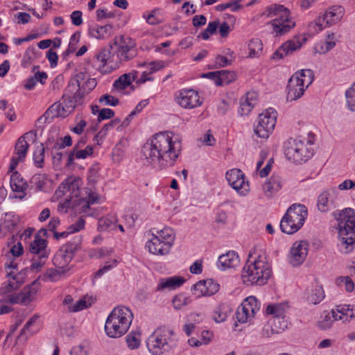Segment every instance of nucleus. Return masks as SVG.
I'll use <instances>...</instances> for the list:
<instances>
[{"instance_id": "1", "label": "nucleus", "mask_w": 355, "mask_h": 355, "mask_svg": "<svg viewBox=\"0 0 355 355\" xmlns=\"http://www.w3.org/2000/svg\"><path fill=\"white\" fill-rule=\"evenodd\" d=\"M180 150V143L173 141L169 133L159 132L146 142L142 153L148 164L162 170L175 164Z\"/></svg>"}, {"instance_id": "2", "label": "nucleus", "mask_w": 355, "mask_h": 355, "mask_svg": "<svg viewBox=\"0 0 355 355\" xmlns=\"http://www.w3.org/2000/svg\"><path fill=\"white\" fill-rule=\"evenodd\" d=\"M332 216L338 222L341 244L345 246V252L348 253L355 244V210L352 208L336 210Z\"/></svg>"}, {"instance_id": "3", "label": "nucleus", "mask_w": 355, "mask_h": 355, "mask_svg": "<svg viewBox=\"0 0 355 355\" xmlns=\"http://www.w3.org/2000/svg\"><path fill=\"white\" fill-rule=\"evenodd\" d=\"M133 319L131 310L123 306L115 307L108 315L105 324L107 336L120 338L129 329Z\"/></svg>"}, {"instance_id": "4", "label": "nucleus", "mask_w": 355, "mask_h": 355, "mask_svg": "<svg viewBox=\"0 0 355 355\" xmlns=\"http://www.w3.org/2000/svg\"><path fill=\"white\" fill-rule=\"evenodd\" d=\"M87 78V73L78 72L76 73L69 81L62 95V103L57 105L58 108H62L63 112L58 114H65L71 112L77 106L82 105L84 103L85 94L78 88L80 81Z\"/></svg>"}, {"instance_id": "5", "label": "nucleus", "mask_w": 355, "mask_h": 355, "mask_svg": "<svg viewBox=\"0 0 355 355\" xmlns=\"http://www.w3.org/2000/svg\"><path fill=\"white\" fill-rule=\"evenodd\" d=\"M271 273L269 264L259 256L252 262L248 260L243 268L241 277L247 286H263L267 283Z\"/></svg>"}, {"instance_id": "6", "label": "nucleus", "mask_w": 355, "mask_h": 355, "mask_svg": "<svg viewBox=\"0 0 355 355\" xmlns=\"http://www.w3.org/2000/svg\"><path fill=\"white\" fill-rule=\"evenodd\" d=\"M266 12L267 17H278L267 23V25L272 26V33L276 37L285 35L295 26V21L291 17L290 10L283 5L272 4L266 8Z\"/></svg>"}, {"instance_id": "7", "label": "nucleus", "mask_w": 355, "mask_h": 355, "mask_svg": "<svg viewBox=\"0 0 355 355\" xmlns=\"http://www.w3.org/2000/svg\"><path fill=\"white\" fill-rule=\"evenodd\" d=\"M173 336V331L168 327L157 328L146 340L148 351L153 355H162L168 352L176 346Z\"/></svg>"}, {"instance_id": "8", "label": "nucleus", "mask_w": 355, "mask_h": 355, "mask_svg": "<svg viewBox=\"0 0 355 355\" xmlns=\"http://www.w3.org/2000/svg\"><path fill=\"white\" fill-rule=\"evenodd\" d=\"M308 216V210L302 204H293L287 209L280 223L284 233L292 234L297 232L304 225Z\"/></svg>"}, {"instance_id": "9", "label": "nucleus", "mask_w": 355, "mask_h": 355, "mask_svg": "<svg viewBox=\"0 0 355 355\" xmlns=\"http://www.w3.org/2000/svg\"><path fill=\"white\" fill-rule=\"evenodd\" d=\"M313 144L311 140L305 144L302 140L290 138L284 143V154L295 163L306 162L313 155Z\"/></svg>"}, {"instance_id": "10", "label": "nucleus", "mask_w": 355, "mask_h": 355, "mask_svg": "<svg viewBox=\"0 0 355 355\" xmlns=\"http://www.w3.org/2000/svg\"><path fill=\"white\" fill-rule=\"evenodd\" d=\"M174 230L170 227H164L157 231V234H153V237L146 243L151 254L156 255H165L170 251L175 241Z\"/></svg>"}, {"instance_id": "11", "label": "nucleus", "mask_w": 355, "mask_h": 355, "mask_svg": "<svg viewBox=\"0 0 355 355\" xmlns=\"http://www.w3.org/2000/svg\"><path fill=\"white\" fill-rule=\"evenodd\" d=\"M109 45H113L112 52L114 53V58L116 55V63L128 61L136 55V43L129 37L116 36Z\"/></svg>"}, {"instance_id": "12", "label": "nucleus", "mask_w": 355, "mask_h": 355, "mask_svg": "<svg viewBox=\"0 0 355 355\" xmlns=\"http://www.w3.org/2000/svg\"><path fill=\"white\" fill-rule=\"evenodd\" d=\"M82 244V237L75 236L71 241L63 245L55 254L53 263L59 269L65 270L71 261L76 252H78Z\"/></svg>"}, {"instance_id": "13", "label": "nucleus", "mask_w": 355, "mask_h": 355, "mask_svg": "<svg viewBox=\"0 0 355 355\" xmlns=\"http://www.w3.org/2000/svg\"><path fill=\"white\" fill-rule=\"evenodd\" d=\"M47 241L46 239L41 238L39 235L35 236L34 240L30 243L29 251L34 254L32 259V263L29 268L24 269L23 272L26 274L28 270L33 272H37L44 266L49 252L46 249Z\"/></svg>"}, {"instance_id": "14", "label": "nucleus", "mask_w": 355, "mask_h": 355, "mask_svg": "<svg viewBox=\"0 0 355 355\" xmlns=\"http://www.w3.org/2000/svg\"><path fill=\"white\" fill-rule=\"evenodd\" d=\"M277 112L268 108L258 117V124L255 125L254 133L261 138L266 139L272 133L276 124Z\"/></svg>"}, {"instance_id": "15", "label": "nucleus", "mask_w": 355, "mask_h": 355, "mask_svg": "<svg viewBox=\"0 0 355 355\" xmlns=\"http://www.w3.org/2000/svg\"><path fill=\"white\" fill-rule=\"evenodd\" d=\"M260 309V304L254 296H250L245 299L241 306L237 309L236 317L241 323L246 322L249 319L254 318Z\"/></svg>"}, {"instance_id": "16", "label": "nucleus", "mask_w": 355, "mask_h": 355, "mask_svg": "<svg viewBox=\"0 0 355 355\" xmlns=\"http://www.w3.org/2000/svg\"><path fill=\"white\" fill-rule=\"evenodd\" d=\"M39 288V283L37 280H35L30 285L25 286L20 292L10 295L9 303L26 305L33 301V297L37 293Z\"/></svg>"}, {"instance_id": "17", "label": "nucleus", "mask_w": 355, "mask_h": 355, "mask_svg": "<svg viewBox=\"0 0 355 355\" xmlns=\"http://www.w3.org/2000/svg\"><path fill=\"white\" fill-rule=\"evenodd\" d=\"M344 9L341 6H333L325 12L322 17H320L315 22L312 23L310 26H313L315 31L322 30V21H325L326 24L331 26L337 23L343 16Z\"/></svg>"}, {"instance_id": "18", "label": "nucleus", "mask_w": 355, "mask_h": 355, "mask_svg": "<svg viewBox=\"0 0 355 355\" xmlns=\"http://www.w3.org/2000/svg\"><path fill=\"white\" fill-rule=\"evenodd\" d=\"M112 49L113 45L104 47L99 52L96 53L91 60L92 66L102 73L107 72L104 68L108 62H115L114 53L112 52Z\"/></svg>"}, {"instance_id": "19", "label": "nucleus", "mask_w": 355, "mask_h": 355, "mask_svg": "<svg viewBox=\"0 0 355 355\" xmlns=\"http://www.w3.org/2000/svg\"><path fill=\"white\" fill-rule=\"evenodd\" d=\"M228 184L237 192L245 195L249 190L248 184H245L244 174L240 169L233 168L226 173Z\"/></svg>"}, {"instance_id": "20", "label": "nucleus", "mask_w": 355, "mask_h": 355, "mask_svg": "<svg viewBox=\"0 0 355 355\" xmlns=\"http://www.w3.org/2000/svg\"><path fill=\"white\" fill-rule=\"evenodd\" d=\"M309 250V243L305 241L295 242L290 250L289 262L293 266H300L305 260Z\"/></svg>"}, {"instance_id": "21", "label": "nucleus", "mask_w": 355, "mask_h": 355, "mask_svg": "<svg viewBox=\"0 0 355 355\" xmlns=\"http://www.w3.org/2000/svg\"><path fill=\"white\" fill-rule=\"evenodd\" d=\"M306 38L304 36L295 37L293 40H288L279 46L272 54V59H282L284 56L292 53L295 51L300 49L302 42H305Z\"/></svg>"}, {"instance_id": "22", "label": "nucleus", "mask_w": 355, "mask_h": 355, "mask_svg": "<svg viewBox=\"0 0 355 355\" xmlns=\"http://www.w3.org/2000/svg\"><path fill=\"white\" fill-rule=\"evenodd\" d=\"M219 287L212 279L200 280L193 286V293L196 297L211 296L218 291Z\"/></svg>"}, {"instance_id": "23", "label": "nucleus", "mask_w": 355, "mask_h": 355, "mask_svg": "<svg viewBox=\"0 0 355 355\" xmlns=\"http://www.w3.org/2000/svg\"><path fill=\"white\" fill-rule=\"evenodd\" d=\"M177 102L182 107L191 109L201 105L198 93L193 89H184L177 97Z\"/></svg>"}, {"instance_id": "24", "label": "nucleus", "mask_w": 355, "mask_h": 355, "mask_svg": "<svg viewBox=\"0 0 355 355\" xmlns=\"http://www.w3.org/2000/svg\"><path fill=\"white\" fill-rule=\"evenodd\" d=\"M28 147L29 145L25 139V136H21L17 139L15 146V151L17 157H12L11 159L9 166V170L10 171H14L17 168L18 164L25 159Z\"/></svg>"}, {"instance_id": "25", "label": "nucleus", "mask_w": 355, "mask_h": 355, "mask_svg": "<svg viewBox=\"0 0 355 355\" xmlns=\"http://www.w3.org/2000/svg\"><path fill=\"white\" fill-rule=\"evenodd\" d=\"M308 87L300 83V80L292 76L287 85V101H293L300 98Z\"/></svg>"}, {"instance_id": "26", "label": "nucleus", "mask_w": 355, "mask_h": 355, "mask_svg": "<svg viewBox=\"0 0 355 355\" xmlns=\"http://www.w3.org/2000/svg\"><path fill=\"white\" fill-rule=\"evenodd\" d=\"M24 270H21L17 275H12V272H8L7 274L8 277H11L13 280L15 281L5 282L1 284L0 287V295H11L13 291H17L24 284L23 279L25 276Z\"/></svg>"}, {"instance_id": "27", "label": "nucleus", "mask_w": 355, "mask_h": 355, "mask_svg": "<svg viewBox=\"0 0 355 355\" xmlns=\"http://www.w3.org/2000/svg\"><path fill=\"white\" fill-rule=\"evenodd\" d=\"M338 193L336 187H332L323 191L318 198L317 207L322 212L328 211L331 207H334V201L329 198Z\"/></svg>"}, {"instance_id": "28", "label": "nucleus", "mask_w": 355, "mask_h": 355, "mask_svg": "<svg viewBox=\"0 0 355 355\" xmlns=\"http://www.w3.org/2000/svg\"><path fill=\"white\" fill-rule=\"evenodd\" d=\"M10 184L13 192L19 193V194H15L12 198L20 200L24 199L26 196V190L27 189L28 184L21 178L18 172L15 171L12 173L10 177Z\"/></svg>"}, {"instance_id": "29", "label": "nucleus", "mask_w": 355, "mask_h": 355, "mask_svg": "<svg viewBox=\"0 0 355 355\" xmlns=\"http://www.w3.org/2000/svg\"><path fill=\"white\" fill-rule=\"evenodd\" d=\"M284 184L283 178L278 174H273L263 184V190L267 198H272L275 195Z\"/></svg>"}, {"instance_id": "30", "label": "nucleus", "mask_w": 355, "mask_h": 355, "mask_svg": "<svg viewBox=\"0 0 355 355\" xmlns=\"http://www.w3.org/2000/svg\"><path fill=\"white\" fill-rule=\"evenodd\" d=\"M68 191L70 193L71 198L78 197L79 195L78 183L73 178H67L65 179L64 181L59 185L55 193L61 196Z\"/></svg>"}, {"instance_id": "31", "label": "nucleus", "mask_w": 355, "mask_h": 355, "mask_svg": "<svg viewBox=\"0 0 355 355\" xmlns=\"http://www.w3.org/2000/svg\"><path fill=\"white\" fill-rule=\"evenodd\" d=\"M239 263V255L235 251H229L218 257V266L221 270L235 268Z\"/></svg>"}, {"instance_id": "32", "label": "nucleus", "mask_w": 355, "mask_h": 355, "mask_svg": "<svg viewBox=\"0 0 355 355\" xmlns=\"http://www.w3.org/2000/svg\"><path fill=\"white\" fill-rule=\"evenodd\" d=\"M185 279L180 276H173L159 279V284L156 288L157 291H162L165 289L174 290L182 286Z\"/></svg>"}, {"instance_id": "33", "label": "nucleus", "mask_w": 355, "mask_h": 355, "mask_svg": "<svg viewBox=\"0 0 355 355\" xmlns=\"http://www.w3.org/2000/svg\"><path fill=\"white\" fill-rule=\"evenodd\" d=\"M112 25L105 26L95 25L89 28L88 33L92 37L97 40H104L109 37L112 34Z\"/></svg>"}, {"instance_id": "34", "label": "nucleus", "mask_w": 355, "mask_h": 355, "mask_svg": "<svg viewBox=\"0 0 355 355\" xmlns=\"http://www.w3.org/2000/svg\"><path fill=\"white\" fill-rule=\"evenodd\" d=\"M257 102V95L254 92H248L245 100H241L239 113L241 116L248 115Z\"/></svg>"}, {"instance_id": "35", "label": "nucleus", "mask_w": 355, "mask_h": 355, "mask_svg": "<svg viewBox=\"0 0 355 355\" xmlns=\"http://www.w3.org/2000/svg\"><path fill=\"white\" fill-rule=\"evenodd\" d=\"M38 318L39 315L37 314L33 315L31 318H29L17 337L19 341H26L29 337L33 336L36 332V330L33 329L32 327L38 320Z\"/></svg>"}, {"instance_id": "36", "label": "nucleus", "mask_w": 355, "mask_h": 355, "mask_svg": "<svg viewBox=\"0 0 355 355\" xmlns=\"http://www.w3.org/2000/svg\"><path fill=\"white\" fill-rule=\"evenodd\" d=\"M338 320L337 312L332 309L330 312L324 311L321 320L318 321V326L321 329L326 330L329 329L334 321Z\"/></svg>"}, {"instance_id": "37", "label": "nucleus", "mask_w": 355, "mask_h": 355, "mask_svg": "<svg viewBox=\"0 0 355 355\" xmlns=\"http://www.w3.org/2000/svg\"><path fill=\"white\" fill-rule=\"evenodd\" d=\"M334 310L337 312L338 320L349 321L355 317V310L354 311L350 305H338Z\"/></svg>"}, {"instance_id": "38", "label": "nucleus", "mask_w": 355, "mask_h": 355, "mask_svg": "<svg viewBox=\"0 0 355 355\" xmlns=\"http://www.w3.org/2000/svg\"><path fill=\"white\" fill-rule=\"evenodd\" d=\"M47 77L48 76L46 72L38 71L35 73L34 76L27 79L26 83L24 84V88L27 90H32L37 82H40L42 85L44 84Z\"/></svg>"}, {"instance_id": "39", "label": "nucleus", "mask_w": 355, "mask_h": 355, "mask_svg": "<svg viewBox=\"0 0 355 355\" xmlns=\"http://www.w3.org/2000/svg\"><path fill=\"white\" fill-rule=\"evenodd\" d=\"M293 76L306 87L312 83L314 79L313 72L311 69H302L295 72Z\"/></svg>"}, {"instance_id": "40", "label": "nucleus", "mask_w": 355, "mask_h": 355, "mask_svg": "<svg viewBox=\"0 0 355 355\" xmlns=\"http://www.w3.org/2000/svg\"><path fill=\"white\" fill-rule=\"evenodd\" d=\"M135 80H136V75L124 73L114 81L113 86L117 89L122 90L128 87Z\"/></svg>"}, {"instance_id": "41", "label": "nucleus", "mask_w": 355, "mask_h": 355, "mask_svg": "<svg viewBox=\"0 0 355 355\" xmlns=\"http://www.w3.org/2000/svg\"><path fill=\"white\" fill-rule=\"evenodd\" d=\"M236 73L233 71L220 70L217 86L229 85L234 82L236 80Z\"/></svg>"}, {"instance_id": "42", "label": "nucleus", "mask_w": 355, "mask_h": 355, "mask_svg": "<svg viewBox=\"0 0 355 355\" xmlns=\"http://www.w3.org/2000/svg\"><path fill=\"white\" fill-rule=\"evenodd\" d=\"M18 223V218L13 212H6L1 218V224L8 230H12Z\"/></svg>"}, {"instance_id": "43", "label": "nucleus", "mask_w": 355, "mask_h": 355, "mask_svg": "<svg viewBox=\"0 0 355 355\" xmlns=\"http://www.w3.org/2000/svg\"><path fill=\"white\" fill-rule=\"evenodd\" d=\"M220 25L219 20H215L208 24L207 27L198 36V38H202L205 40H207L210 35L216 33L217 28Z\"/></svg>"}, {"instance_id": "44", "label": "nucleus", "mask_w": 355, "mask_h": 355, "mask_svg": "<svg viewBox=\"0 0 355 355\" xmlns=\"http://www.w3.org/2000/svg\"><path fill=\"white\" fill-rule=\"evenodd\" d=\"M262 42L258 38L252 39L248 44L249 58L257 57L262 51Z\"/></svg>"}, {"instance_id": "45", "label": "nucleus", "mask_w": 355, "mask_h": 355, "mask_svg": "<svg viewBox=\"0 0 355 355\" xmlns=\"http://www.w3.org/2000/svg\"><path fill=\"white\" fill-rule=\"evenodd\" d=\"M45 148L43 144L38 145L33 153V160L35 166L38 168H42L44 161Z\"/></svg>"}, {"instance_id": "46", "label": "nucleus", "mask_w": 355, "mask_h": 355, "mask_svg": "<svg viewBox=\"0 0 355 355\" xmlns=\"http://www.w3.org/2000/svg\"><path fill=\"white\" fill-rule=\"evenodd\" d=\"M324 291L322 286H317L311 291V293L309 296V300L314 304H317L320 303L324 297Z\"/></svg>"}, {"instance_id": "47", "label": "nucleus", "mask_w": 355, "mask_h": 355, "mask_svg": "<svg viewBox=\"0 0 355 355\" xmlns=\"http://www.w3.org/2000/svg\"><path fill=\"white\" fill-rule=\"evenodd\" d=\"M78 85V88L85 94H87L96 87L97 82L95 78H88L87 75V78L85 80L80 81Z\"/></svg>"}, {"instance_id": "48", "label": "nucleus", "mask_w": 355, "mask_h": 355, "mask_svg": "<svg viewBox=\"0 0 355 355\" xmlns=\"http://www.w3.org/2000/svg\"><path fill=\"white\" fill-rule=\"evenodd\" d=\"M275 334L282 333L288 325V322L284 317H275L271 324Z\"/></svg>"}, {"instance_id": "49", "label": "nucleus", "mask_w": 355, "mask_h": 355, "mask_svg": "<svg viewBox=\"0 0 355 355\" xmlns=\"http://www.w3.org/2000/svg\"><path fill=\"white\" fill-rule=\"evenodd\" d=\"M285 305L282 304H269L267 306L266 313L267 315H273L275 317H284Z\"/></svg>"}, {"instance_id": "50", "label": "nucleus", "mask_w": 355, "mask_h": 355, "mask_svg": "<svg viewBox=\"0 0 355 355\" xmlns=\"http://www.w3.org/2000/svg\"><path fill=\"white\" fill-rule=\"evenodd\" d=\"M241 1V0H234L232 2L219 4L216 6V10L218 12H223L227 8H230L232 11L236 12L242 8V6L239 4Z\"/></svg>"}, {"instance_id": "51", "label": "nucleus", "mask_w": 355, "mask_h": 355, "mask_svg": "<svg viewBox=\"0 0 355 355\" xmlns=\"http://www.w3.org/2000/svg\"><path fill=\"white\" fill-rule=\"evenodd\" d=\"M191 302L189 297L183 294L177 295L173 300V305L175 309H180L184 306L187 305Z\"/></svg>"}, {"instance_id": "52", "label": "nucleus", "mask_w": 355, "mask_h": 355, "mask_svg": "<svg viewBox=\"0 0 355 355\" xmlns=\"http://www.w3.org/2000/svg\"><path fill=\"white\" fill-rule=\"evenodd\" d=\"M347 107L352 112H355V89L352 86L345 92Z\"/></svg>"}, {"instance_id": "53", "label": "nucleus", "mask_w": 355, "mask_h": 355, "mask_svg": "<svg viewBox=\"0 0 355 355\" xmlns=\"http://www.w3.org/2000/svg\"><path fill=\"white\" fill-rule=\"evenodd\" d=\"M67 270L64 269H49L45 273V276L51 282L57 281L60 279L62 275H63Z\"/></svg>"}, {"instance_id": "54", "label": "nucleus", "mask_w": 355, "mask_h": 355, "mask_svg": "<svg viewBox=\"0 0 355 355\" xmlns=\"http://www.w3.org/2000/svg\"><path fill=\"white\" fill-rule=\"evenodd\" d=\"M125 340L128 347L131 349L138 348L140 345V340L137 337V334L135 332L132 331L129 333L127 335Z\"/></svg>"}, {"instance_id": "55", "label": "nucleus", "mask_w": 355, "mask_h": 355, "mask_svg": "<svg viewBox=\"0 0 355 355\" xmlns=\"http://www.w3.org/2000/svg\"><path fill=\"white\" fill-rule=\"evenodd\" d=\"M114 217H108L101 218L98 221V228L101 231H105L109 228H112L114 225Z\"/></svg>"}, {"instance_id": "56", "label": "nucleus", "mask_w": 355, "mask_h": 355, "mask_svg": "<svg viewBox=\"0 0 355 355\" xmlns=\"http://www.w3.org/2000/svg\"><path fill=\"white\" fill-rule=\"evenodd\" d=\"M72 144V139L70 135H67L63 138H60L59 141H56V143L53 146L54 150H61L67 146H70Z\"/></svg>"}, {"instance_id": "57", "label": "nucleus", "mask_w": 355, "mask_h": 355, "mask_svg": "<svg viewBox=\"0 0 355 355\" xmlns=\"http://www.w3.org/2000/svg\"><path fill=\"white\" fill-rule=\"evenodd\" d=\"M342 283L345 284V289L347 292L354 291V284L349 277H339L336 279V284L338 285H340Z\"/></svg>"}, {"instance_id": "58", "label": "nucleus", "mask_w": 355, "mask_h": 355, "mask_svg": "<svg viewBox=\"0 0 355 355\" xmlns=\"http://www.w3.org/2000/svg\"><path fill=\"white\" fill-rule=\"evenodd\" d=\"M99 103H105V105L116 106L119 103L118 98L110 94H104L99 98Z\"/></svg>"}, {"instance_id": "59", "label": "nucleus", "mask_w": 355, "mask_h": 355, "mask_svg": "<svg viewBox=\"0 0 355 355\" xmlns=\"http://www.w3.org/2000/svg\"><path fill=\"white\" fill-rule=\"evenodd\" d=\"M114 116V112L110 108H103L98 112V121L101 122L103 120L109 119Z\"/></svg>"}, {"instance_id": "60", "label": "nucleus", "mask_w": 355, "mask_h": 355, "mask_svg": "<svg viewBox=\"0 0 355 355\" xmlns=\"http://www.w3.org/2000/svg\"><path fill=\"white\" fill-rule=\"evenodd\" d=\"M72 24L79 26L83 24V12L80 10L73 11L70 15Z\"/></svg>"}, {"instance_id": "61", "label": "nucleus", "mask_w": 355, "mask_h": 355, "mask_svg": "<svg viewBox=\"0 0 355 355\" xmlns=\"http://www.w3.org/2000/svg\"><path fill=\"white\" fill-rule=\"evenodd\" d=\"M75 153V157L76 159H85L88 156L92 155L93 148L91 146H87L83 150H73Z\"/></svg>"}, {"instance_id": "62", "label": "nucleus", "mask_w": 355, "mask_h": 355, "mask_svg": "<svg viewBox=\"0 0 355 355\" xmlns=\"http://www.w3.org/2000/svg\"><path fill=\"white\" fill-rule=\"evenodd\" d=\"M114 12H107L105 8H98L96 10V19L97 21H101L103 19L107 18H114L115 17Z\"/></svg>"}, {"instance_id": "63", "label": "nucleus", "mask_w": 355, "mask_h": 355, "mask_svg": "<svg viewBox=\"0 0 355 355\" xmlns=\"http://www.w3.org/2000/svg\"><path fill=\"white\" fill-rule=\"evenodd\" d=\"M227 313L223 311V308L221 306H218L215 309L214 319L216 322H221L225 321L227 318Z\"/></svg>"}, {"instance_id": "64", "label": "nucleus", "mask_w": 355, "mask_h": 355, "mask_svg": "<svg viewBox=\"0 0 355 355\" xmlns=\"http://www.w3.org/2000/svg\"><path fill=\"white\" fill-rule=\"evenodd\" d=\"M37 49L35 47L31 46L27 48L24 53L23 61L29 62L36 57Z\"/></svg>"}]
</instances>
